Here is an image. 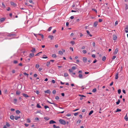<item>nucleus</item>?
<instances>
[{"mask_svg":"<svg viewBox=\"0 0 128 128\" xmlns=\"http://www.w3.org/2000/svg\"><path fill=\"white\" fill-rule=\"evenodd\" d=\"M59 121L60 123L61 124L65 125L66 124V122L64 120L60 119L59 120Z\"/></svg>","mask_w":128,"mask_h":128,"instance_id":"obj_1","label":"nucleus"},{"mask_svg":"<svg viewBox=\"0 0 128 128\" xmlns=\"http://www.w3.org/2000/svg\"><path fill=\"white\" fill-rule=\"evenodd\" d=\"M16 36V35L15 34L10 33L8 34L7 35L8 37H14L15 36Z\"/></svg>","mask_w":128,"mask_h":128,"instance_id":"obj_2","label":"nucleus"},{"mask_svg":"<svg viewBox=\"0 0 128 128\" xmlns=\"http://www.w3.org/2000/svg\"><path fill=\"white\" fill-rule=\"evenodd\" d=\"M34 35L36 37H38V35L40 36H41L42 38V39H43L44 38V35L42 34H34Z\"/></svg>","mask_w":128,"mask_h":128,"instance_id":"obj_3","label":"nucleus"},{"mask_svg":"<svg viewBox=\"0 0 128 128\" xmlns=\"http://www.w3.org/2000/svg\"><path fill=\"white\" fill-rule=\"evenodd\" d=\"M10 4L12 6L14 7H16L17 6V4H16L14 3V2H10Z\"/></svg>","mask_w":128,"mask_h":128,"instance_id":"obj_4","label":"nucleus"},{"mask_svg":"<svg viewBox=\"0 0 128 128\" xmlns=\"http://www.w3.org/2000/svg\"><path fill=\"white\" fill-rule=\"evenodd\" d=\"M30 58L29 57L27 56L26 59V61L28 62H29L30 60Z\"/></svg>","mask_w":128,"mask_h":128,"instance_id":"obj_5","label":"nucleus"},{"mask_svg":"<svg viewBox=\"0 0 128 128\" xmlns=\"http://www.w3.org/2000/svg\"><path fill=\"white\" fill-rule=\"evenodd\" d=\"M98 21H96L95 22L94 24L93 25V26L94 27H96L97 25H98Z\"/></svg>","mask_w":128,"mask_h":128,"instance_id":"obj_6","label":"nucleus"},{"mask_svg":"<svg viewBox=\"0 0 128 128\" xmlns=\"http://www.w3.org/2000/svg\"><path fill=\"white\" fill-rule=\"evenodd\" d=\"M118 48H116V49L114 51V54H116L118 53Z\"/></svg>","mask_w":128,"mask_h":128,"instance_id":"obj_7","label":"nucleus"},{"mask_svg":"<svg viewBox=\"0 0 128 128\" xmlns=\"http://www.w3.org/2000/svg\"><path fill=\"white\" fill-rule=\"evenodd\" d=\"M22 95L24 96L25 98L29 97V96L27 94L24 93H23L22 94Z\"/></svg>","mask_w":128,"mask_h":128,"instance_id":"obj_8","label":"nucleus"},{"mask_svg":"<svg viewBox=\"0 0 128 128\" xmlns=\"http://www.w3.org/2000/svg\"><path fill=\"white\" fill-rule=\"evenodd\" d=\"M34 54L33 53H31L30 54L29 57L32 58L34 57Z\"/></svg>","mask_w":128,"mask_h":128,"instance_id":"obj_9","label":"nucleus"},{"mask_svg":"<svg viewBox=\"0 0 128 128\" xmlns=\"http://www.w3.org/2000/svg\"><path fill=\"white\" fill-rule=\"evenodd\" d=\"M83 60L84 62V63L86 62L87 61V59L86 57H83Z\"/></svg>","mask_w":128,"mask_h":128,"instance_id":"obj_10","label":"nucleus"},{"mask_svg":"<svg viewBox=\"0 0 128 128\" xmlns=\"http://www.w3.org/2000/svg\"><path fill=\"white\" fill-rule=\"evenodd\" d=\"M44 91V92L46 93L50 94V91L49 90H45Z\"/></svg>","mask_w":128,"mask_h":128,"instance_id":"obj_11","label":"nucleus"},{"mask_svg":"<svg viewBox=\"0 0 128 128\" xmlns=\"http://www.w3.org/2000/svg\"><path fill=\"white\" fill-rule=\"evenodd\" d=\"M56 123V122L55 121L53 120H51L49 122V124H50Z\"/></svg>","mask_w":128,"mask_h":128,"instance_id":"obj_12","label":"nucleus"},{"mask_svg":"<svg viewBox=\"0 0 128 128\" xmlns=\"http://www.w3.org/2000/svg\"><path fill=\"white\" fill-rule=\"evenodd\" d=\"M78 77L80 78H83V76L82 74H79L78 75Z\"/></svg>","mask_w":128,"mask_h":128,"instance_id":"obj_13","label":"nucleus"},{"mask_svg":"<svg viewBox=\"0 0 128 128\" xmlns=\"http://www.w3.org/2000/svg\"><path fill=\"white\" fill-rule=\"evenodd\" d=\"M47 102L50 104H53L55 106L56 105V104H55L54 102H51L48 100H47Z\"/></svg>","mask_w":128,"mask_h":128,"instance_id":"obj_14","label":"nucleus"},{"mask_svg":"<svg viewBox=\"0 0 128 128\" xmlns=\"http://www.w3.org/2000/svg\"><path fill=\"white\" fill-rule=\"evenodd\" d=\"M49 38H50V40H51L53 39L54 36H53L50 35L48 36Z\"/></svg>","mask_w":128,"mask_h":128,"instance_id":"obj_15","label":"nucleus"},{"mask_svg":"<svg viewBox=\"0 0 128 128\" xmlns=\"http://www.w3.org/2000/svg\"><path fill=\"white\" fill-rule=\"evenodd\" d=\"M31 51L32 52H36V50H35V49L34 48H32V49L31 50Z\"/></svg>","mask_w":128,"mask_h":128,"instance_id":"obj_16","label":"nucleus"},{"mask_svg":"<svg viewBox=\"0 0 128 128\" xmlns=\"http://www.w3.org/2000/svg\"><path fill=\"white\" fill-rule=\"evenodd\" d=\"M5 18H0V20L2 22H3L5 20Z\"/></svg>","mask_w":128,"mask_h":128,"instance_id":"obj_17","label":"nucleus"},{"mask_svg":"<svg viewBox=\"0 0 128 128\" xmlns=\"http://www.w3.org/2000/svg\"><path fill=\"white\" fill-rule=\"evenodd\" d=\"M10 118L12 120H14V117L13 115H11L10 116Z\"/></svg>","mask_w":128,"mask_h":128,"instance_id":"obj_18","label":"nucleus"},{"mask_svg":"<svg viewBox=\"0 0 128 128\" xmlns=\"http://www.w3.org/2000/svg\"><path fill=\"white\" fill-rule=\"evenodd\" d=\"M117 38V36H114L113 39L114 40H116Z\"/></svg>","mask_w":128,"mask_h":128,"instance_id":"obj_19","label":"nucleus"},{"mask_svg":"<svg viewBox=\"0 0 128 128\" xmlns=\"http://www.w3.org/2000/svg\"><path fill=\"white\" fill-rule=\"evenodd\" d=\"M118 72L116 74V75L115 76V79H117L118 78Z\"/></svg>","mask_w":128,"mask_h":128,"instance_id":"obj_20","label":"nucleus"},{"mask_svg":"<svg viewBox=\"0 0 128 128\" xmlns=\"http://www.w3.org/2000/svg\"><path fill=\"white\" fill-rule=\"evenodd\" d=\"M93 112L94 111L92 110L91 111H90L88 114V115H90L92 114L93 113Z\"/></svg>","mask_w":128,"mask_h":128,"instance_id":"obj_21","label":"nucleus"},{"mask_svg":"<svg viewBox=\"0 0 128 128\" xmlns=\"http://www.w3.org/2000/svg\"><path fill=\"white\" fill-rule=\"evenodd\" d=\"M53 127L54 128H60V127L59 126H56V125L54 124L53 125Z\"/></svg>","mask_w":128,"mask_h":128,"instance_id":"obj_22","label":"nucleus"},{"mask_svg":"<svg viewBox=\"0 0 128 128\" xmlns=\"http://www.w3.org/2000/svg\"><path fill=\"white\" fill-rule=\"evenodd\" d=\"M20 93V92L19 91H17L16 92V94L17 95H19Z\"/></svg>","mask_w":128,"mask_h":128,"instance_id":"obj_23","label":"nucleus"},{"mask_svg":"<svg viewBox=\"0 0 128 128\" xmlns=\"http://www.w3.org/2000/svg\"><path fill=\"white\" fill-rule=\"evenodd\" d=\"M58 54L61 55H62L63 54V52L62 51L60 50L59 51Z\"/></svg>","mask_w":128,"mask_h":128,"instance_id":"obj_24","label":"nucleus"},{"mask_svg":"<svg viewBox=\"0 0 128 128\" xmlns=\"http://www.w3.org/2000/svg\"><path fill=\"white\" fill-rule=\"evenodd\" d=\"M2 8H5V5H4V3L3 2H2Z\"/></svg>","mask_w":128,"mask_h":128,"instance_id":"obj_25","label":"nucleus"},{"mask_svg":"<svg viewBox=\"0 0 128 128\" xmlns=\"http://www.w3.org/2000/svg\"><path fill=\"white\" fill-rule=\"evenodd\" d=\"M42 58H48V57L45 55H44L42 57Z\"/></svg>","mask_w":128,"mask_h":128,"instance_id":"obj_26","label":"nucleus"},{"mask_svg":"<svg viewBox=\"0 0 128 128\" xmlns=\"http://www.w3.org/2000/svg\"><path fill=\"white\" fill-rule=\"evenodd\" d=\"M120 102V100L118 99V101L116 102V104H117L118 105L119 104Z\"/></svg>","mask_w":128,"mask_h":128,"instance_id":"obj_27","label":"nucleus"},{"mask_svg":"<svg viewBox=\"0 0 128 128\" xmlns=\"http://www.w3.org/2000/svg\"><path fill=\"white\" fill-rule=\"evenodd\" d=\"M68 74L66 73H65L64 74V76L65 77H66L68 76Z\"/></svg>","mask_w":128,"mask_h":128,"instance_id":"obj_28","label":"nucleus"},{"mask_svg":"<svg viewBox=\"0 0 128 128\" xmlns=\"http://www.w3.org/2000/svg\"><path fill=\"white\" fill-rule=\"evenodd\" d=\"M42 53V52H40L38 53H37V54H36L35 55V56H39L40 55V54Z\"/></svg>","mask_w":128,"mask_h":128,"instance_id":"obj_29","label":"nucleus"},{"mask_svg":"<svg viewBox=\"0 0 128 128\" xmlns=\"http://www.w3.org/2000/svg\"><path fill=\"white\" fill-rule=\"evenodd\" d=\"M121 111V110L119 108H118L116 109V112H120Z\"/></svg>","mask_w":128,"mask_h":128,"instance_id":"obj_30","label":"nucleus"},{"mask_svg":"<svg viewBox=\"0 0 128 128\" xmlns=\"http://www.w3.org/2000/svg\"><path fill=\"white\" fill-rule=\"evenodd\" d=\"M36 107H37L38 108H41V107L40 106V105L38 104H37Z\"/></svg>","mask_w":128,"mask_h":128,"instance_id":"obj_31","label":"nucleus"},{"mask_svg":"<svg viewBox=\"0 0 128 128\" xmlns=\"http://www.w3.org/2000/svg\"><path fill=\"white\" fill-rule=\"evenodd\" d=\"M24 74L25 76H26L27 77H28V74L26 73V72H24Z\"/></svg>","mask_w":128,"mask_h":128,"instance_id":"obj_32","label":"nucleus"},{"mask_svg":"<svg viewBox=\"0 0 128 128\" xmlns=\"http://www.w3.org/2000/svg\"><path fill=\"white\" fill-rule=\"evenodd\" d=\"M106 59V57L105 56H104L102 58V60L103 61H104Z\"/></svg>","mask_w":128,"mask_h":128,"instance_id":"obj_33","label":"nucleus"},{"mask_svg":"<svg viewBox=\"0 0 128 128\" xmlns=\"http://www.w3.org/2000/svg\"><path fill=\"white\" fill-rule=\"evenodd\" d=\"M96 91V88H94L93 89L92 91V92H95Z\"/></svg>","mask_w":128,"mask_h":128,"instance_id":"obj_34","label":"nucleus"},{"mask_svg":"<svg viewBox=\"0 0 128 128\" xmlns=\"http://www.w3.org/2000/svg\"><path fill=\"white\" fill-rule=\"evenodd\" d=\"M16 112L17 114H19L20 113V112L18 110H17L16 111Z\"/></svg>","mask_w":128,"mask_h":128,"instance_id":"obj_35","label":"nucleus"},{"mask_svg":"<svg viewBox=\"0 0 128 128\" xmlns=\"http://www.w3.org/2000/svg\"><path fill=\"white\" fill-rule=\"evenodd\" d=\"M17 99L16 98H14V104H16L17 102Z\"/></svg>","mask_w":128,"mask_h":128,"instance_id":"obj_36","label":"nucleus"},{"mask_svg":"<svg viewBox=\"0 0 128 128\" xmlns=\"http://www.w3.org/2000/svg\"><path fill=\"white\" fill-rule=\"evenodd\" d=\"M124 118L125 120H126V121H128V118L126 115L125 116Z\"/></svg>","mask_w":128,"mask_h":128,"instance_id":"obj_37","label":"nucleus"},{"mask_svg":"<svg viewBox=\"0 0 128 128\" xmlns=\"http://www.w3.org/2000/svg\"><path fill=\"white\" fill-rule=\"evenodd\" d=\"M44 118L46 120H48L49 119L48 118L46 117H44Z\"/></svg>","mask_w":128,"mask_h":128,"instance_id":"obj_38","label":"nucleus"},{"mask_svg":"<svg viewBox=\"0 0 128 128\" xmlns=\"http://www.w3.org/2000/svg\"><path fill=\"white\" fill-rule=\"evenodd\" d=\"M40 65L38 64H36V67L37 68H38L39 67Z\"/></svg>","mask_w":128,"mask_h":128,"instance_id":"obj_39","label":"nucleus"},{"mask_svg":"<svg viewBox=\"0 0 128 128\" xmlns=\"http://www.w3.org/2000/svg\"><path fill=\"white\" fill-rule=\"evenodd\" d=\"M81 122V120H80V119L78 120L77 122L76 123L77 124H78V123L79 124L80 122Z\"/></svg>","mask_w":128,"mask_h":128,"instance_id":"obj_40","label":"nucleus"},{"mask_svg":"<svg viewBox=\"0 0 128 128\" xmlns=\"http://www.w3.org/2000/svg\"><path fill=\"white\" fill-rule=\"evenodd\" d=\"M50 64V62H48L47 63L46 66L47 67H48L49 65Z\"/></svg>","mask_w":128,"mask_h":128,"instance_id":"obj_41","label":"nucleus"},{"mask_svg":"<svg viewBox=\"0 0 128 128\" xmlns=\"http://www.w3.org/2000/svg\"><path fill=\"white\" fill-rule=\"evenodd\" d=\"M52 28V26L48 28V30L49 31H50L51 30Z\"/></svg>","mask_w":128,"mask_h":128,"instance_id":"obj_42","label":"nucleus"},{"mask_svg":"<svg viewBox=\"0 0 128 128\" xmlns=\"http://www.w3.org/2000/svg\"><path fill=\"white\" fill-rule=\"evenodd\" d=\"M52 57L53 58H56V54H53L52 55Z\"/></svg>","mask_w":128,"mask_h":128,"instance_id":"obj_43","label":"nucleus"},{"mask_svg":"<svg viewBox=\"0 0 128 128\" xmlns=\"http://www.w3.org/2000/svg\"><path fill=\"white\" fill-rule=\"evenodd\" d=\"M76 68V66H73L72 67V68H71L72 70H74Z\"/></svg>","mask_w":128,"mask_h":128,"instance_id":"obj_44","label":"nucleus"},{"mask_svg":"<svg viewBox=\"0 0 128 128\" xmlns=\"http://www.w3.org/2000/svg\"><path fill=\"white\" fill-rule=\"evenodd\" d=\"M84 54H86L87 52V51L86 50H83L82 51Z\"/></svg>","mask_w":128,"mask_h":128,"instance_id":"obj_45","label":"nucleus"},{"mask_svg":"<svg viewBox=\"0 0 128 128\" xmlns=\"http://www.w3.org/2000/svg\"><path fill=\"white\" fill-rule=\"evenodd\" d=\"M92 45L94 47H95V42H92Z\"/></svg>","mask_w":128,"mask_h":128,"instance_id":"obj_46","label":"nucleus"},{"mask_svg":"<svg viewBox=\"0 0 128 128\" xmlns=\"http://www.w3.org/2000/svg\"><path fill=\"white\" fill-rule=\"evenodd\" d=\"M68 71L70 72H72V69H70L68 70Z\"/></svg>","mask_w":128,"mask_h":128,"instance_id":"obj_47","label":"nucleus"},{"mask_svg":"<svg viewBox=\"0 0 128 128\" xmlns=\"http://www.w3.org/2000/svg\"><path fill=\"white\" fill-rule=\"evenodd\" d=\"M14 118L16 120H17L18 119V116H14Z\"/></svg>","mask_w":128,"mask_h":128,"instance_id":"obj_48","label":"nucleus"},{"mask_svg":"<svg viewBox=\"0 0 128 128\" xmlns=\"http://www.w3.org/2000/svg\"><path fill=\"white\" fill-rule=\"evenodd\" d=\"M121 92V90L120 89H119L118 90V94H120Z\"/></svg>","mask_w":128,"mask_h":128,"instance_id":"obj_49","label":"nucleus"},{"mask_svg":"<svg viewBox=\"0 0 128 128\" xmlns=\"http://www.w3.org/2000/svg\"><path fill=\"white\" fill-rule=\"evenodd\" d=\"M18 61L16 60H14V61L13 63L14 64H16L18 63Z\"/></svg>","mask_w":128,"mask_h":128,"instance_id":"obj_50","label":"nucleus"},{"mask_svg":"<svg viewBox=\"0 0 128 128\" xmlns=\"http://www.w3.org/2000/svg\"><path fill=\"white\" fill-rule=\"evenodd\" d=\"M27 122L28 123H30V119L29 118H28L27 120Z\"/></svg>","mask_w":128,"mask_h":128,"instance_id":"obj_51","label":"nucleus"},{"mask_svg":"<svg viewBox=\"0 0 128 128\" xmlns=\"http://www.w3.org/2000/svg\"><path fill=\"white\" fill-rule=\"evenodd\" d=\"M70 42L73 45L75 44V42L74 41H71Z\"/></svg>","mask_w":128,"mask_h":128,"instance_id":"obj_52","label":"nucleus"},{"mask_svg":"<svg viewBox=\"0 0 128 128\" xmlns=\"http://www.w3.org/2000/svg\"><path fill=\"white\" fill-rule=\"evenodd\" d=\"M71 116V114H67L66 116Z\"/></svg>","mask_w":128,"mask_h":128,"instance_id":"obj_53","label":"nucleus"},{"mask_svg":"<svg viewBox=\"0 0 128 128\" xmlns=\"http://www.w3.org/2000/svg\"><path fill=\"white\" fill-rule=\"evenodd\" d=\"M118 21H116L115 23V26H116L118 24Z\"/></svg>","mask_w":128,"mask_h":128,"instance_id":"obj_54","label":"nucleus"},{"mask_svg":"<svg viewBox=\"0 0 128 128\" xmlns=\"http://www.w3.org/2000/svg\"><path fill=\"white\" fill-rule=\"evenodd\" d=\"M56 92V91L55 90H54L52 91V93L53 94H55Z\"/></svg>","mask_w":128,"mask_h":128,"instance_id":"obj_55","label":"nucleus"},{"mask_svg":"<svg viewBox=\"0 0 128 128\" xmlns=\"http://www.w3.org/2000/svg\"><path fill=\"white\" fill-rule=\"evenodd\" d=\"M6 126H10V125L8 123L6 122Z\"/></svg>","mask_w":128,"mask_h":128,"instance_id":"obj_56","label":"nucleus"},{"mask_svg":"<svg viewBox=\"0 0 128 128\" xmlns=\"http://www.w3.org/2000/svg\"><path fill=\"white\" fill-rule=\"evenodd\" d=\"M59 99V98L58 96H56L55 97V99L57 100H58Z\"/></svg>","mask_w":128,"mask_h":128,"instance_id":"obj_57","label":"nucleus"},{"mask_svg":"<svg viewBox=\"0 0 128 128\" xmlns=\"http://www.w3.org/2000/svg\"><path fill=\"white\" fill-rule=\"evenodd\" d=\"M102 21V20L101 19H99L98 20V21L99 22H101Z\"/></svg>","mask_w":128,"mask_h":128,"instance_id":"obj_58","label":"nucleus"},{"mask_svg":"<svg viewBox=\"0 0 128 128\" xmlns=\"http://www.w3.org/2000/svg\"><path fill=\"white\" fill-rule=\"evenodd\" d=\"M44 108L45 109H46L47 108H48L49 107L48 106H44Z\"/></svg>","mask_w":128,"mask_h":128,"instance_id":"obj_59","label":"nucleus"},{"mask_svg":"<svg viewBox=\"0 0 128 128\" xmlns=\"http://www.w3.org/2000/svg\"><path fill=\"white\" fill-rule=\"evenodd\" d=\"M78 112H76V113H75L74 114V116H77L78 114Z\"/></svg>","mask_w":128,"mask_h":128,"instance_id":"obj_60","label":"nucleus"},{"mask_svg":"<svg viewBox=\"0 0 128 128\" xmlns=\"http://www.w3.org/2000/svg\"><path fill=\"white\" fill-rule=\"evenodd\" d=\"M76 74V73L74 72L72 73L71 74V75L72 76L74 77V76Z\"/></svg>","mask_w":128,"mask_h":128,"instance_id":"obj_61","label":"nucleus"},{"mask_svg":"<svg viewBox=\"0 0 128 128\" xmlns=\"http://www.w3.org/2000/svg\"><path fill=\"white\" fill-rule=\"evenodd\" d=\"M36 92L37 94H38L39 93H40L39 91L38 90H36Z\"/></svg>","mask_w":128,"mask_h":128,"instance_id":"obj_62","label":"nucleus"},{"mask_svg":"<svg viewBox=\"0 0 128 128\" xmlns=\"http://www.w3.org/2000/svg\"><path fill=\"white\" fill-rule=\"evenodd\" d=\"M113 83H114L113 82V81L110 84V86H112L113 85Z\"/></svg>","mask_w":128,"mask_h":128,"instance_id":"obj_63","label":"nucleus"},{"mask_svg":"<svg viewBox=\"0 0 128 128\" xmlns=\"http://www.w3.org/2000/svg\"><path fill=\"white\" fill-rule=\"evenodd\" d=\"M35 98L34 96H32L31 98V99L33 100H35Z\"/></svg>","mask_w":128,"mask_h":128,"instance_id":"obj_64","label":"nucleus"}]
</instances>
